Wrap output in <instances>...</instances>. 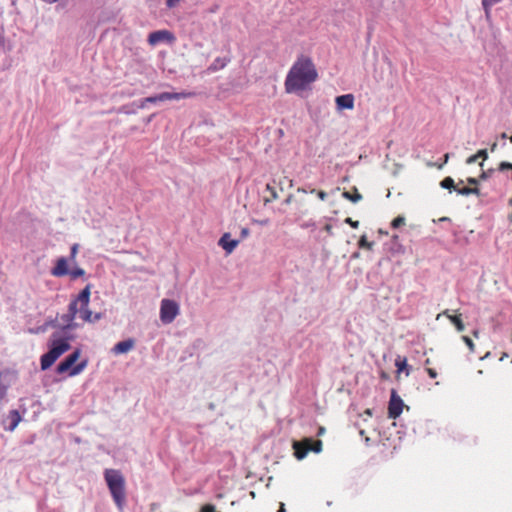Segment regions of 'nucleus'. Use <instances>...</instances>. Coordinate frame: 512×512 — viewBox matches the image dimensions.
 Here are the masks:
<instances>
[{"instance_id": "1", "label": "nucleus", "mask_w": 512, "mask_h": 512, "mask_svg": "<svg viewBox=\"0 0 512 512\" xmlns=\"http://www.w3.org/2000/svg\"><path fill=\"white\" fill-rule=\"evenodd\" d=\"M90 303V284H87L80 294L73 298L67 307V313L61 315V330L52 333L50 337V348L40 359L41 370H46L52 366L55 361L70 349L71 336L67 332L76 329L77 324L74 322L76 315L80 314V318L86 323H94L101 319L100 313L93 314L88 309Z\"/></svg>"}, {"instance_id": "2", "label": "nucleus", "mask_w": 512, "mask_h": 512, "mask_svg": "<svg viewBox=\"0 0 512 512\" xmlns=\"http://www.w3.org/2000/svg\"><path fill=\"white\" fill-rule=\"evenodd\" d=\"M317 68L308 56L301 55L294 61L285 78V92L293 94L309 88L317 81Z\"/></svg>"}, {"instance_id": "3", "label": "nucleus", "mask_w": 512, "mask_h": 512, "mask_svg": "<svg viewBox=\"0 0 512 512\" xmlns=\"http://www.w3.org/2000/svg\"><path fill=\"white\" fill-rule=\"evenodd\" d=\"M104 479H106L107 487L112 494L113 501L116 506L122 509L125 503V480L119 470L106 469L104 471Z\"/></svg>"}, {"instance_id": "4", "label": "nucleus", "mask_w": 512, "mask_h": 512, "mask_svg": "<svg viewBox=\"0 0 512 512\" xmlns=\"http://www.w3.org/2000/svg\"><path fill=\"white\" fill-rule=\"evenodd\" d=\"M81 351L76 349L66 359H64L58 366H56V373L63 374L68 373L70 377L77 376L84 371L87 367V360H84L78 364L76 361L79 359Z\"/></svg>"}, {"instance_id": "5", "label": "nucleus", "mask_w": 512, "mask_h": 512, "mask_svg": "<svg viewBox=\"0 0 512 512\" xmlns=\"http://www.w3.org/2000/svg\"><path fill=\"white\" fill-rule=\"evenodd\" d=\"M323 444L321 440H313L311 438H304L301 441L293 442L294 456L297 460H303L309 452L319 453Z\"/></svg>"}, {"instance_id": "6", "label": "nucleus", "mask_w": 512, "mask_h": 512, "mask_svg": "<svg viewBox=\"0 0 512 512\" xmlns=\"http://www.w3.org/2000/svg\"><path fill=\"white\" fill-rule=\"evenodd\" d=\"M179 315V305L173 301L164 299L161 301V309H159V318L165 325L173 323L175 317Z\"/></svg>"}, {"instance_id": "7", "label": "nucleus", "mask_w": 512, "mask_h": 512, "mask_svg": "<svg viewBox=\"0 0 512 512\" xmlns=\"http://www.w3.org/2000/svg\"><path fill=\"white\" fill-rule=\"evenodd\" d=\"M148 45L154 47L162 42L172 43L174 42V35L168 30L162 29L153 31L148 34L147 37Z\"/></svg>"}, {"instance_id": "8", "label": "nucleus", "mask_w": 512, "mask_h": 512, "mask_svg": "<svg viewBox=\"0 0 512 512\" xmlns=\"http://www.w3.org/2000/svg\"><path fill=\"white\" fill-rule=\"evenodd\" d=\"M404 403H402L401 397H399L395 390L391 392V399H389L388 405V417L389 419H396L401 415L402 407Z\"/></svg>"}, {"instance_id": "9", "label": "nucleus", "mask_w": 512, "mask_h": 512, "mask_svg": "<svg viewBox=\"0 0 512 512\" xmlns=\"http://www.w3.org/2000/svg\"><path fill=\"white\" fill-rule=\"evenodd\" d=\"M68 273V260L65 257H60L56 260V264L52 270H50V274L54 277H63L67 276Z\"/></svg>"}, {"instance_id": "10", "label": "nucleus", "mask_w": 512, "mask_h": 512, "mask_svg": "<svg viewBox=\"0 0 512 512\" xmlns=\"http://www.w3.org/2000/svg\"><path fill=\"white\" fill-rule=\"evenodd\" d=\"M156 96H158L159 100L170 101V100H181V99L192 98L195 96V93H193V92H181V93L163 92V93H159Z\"/></svg>"}, {"instance_id": "11", "label": "nucleus", "mask_w": 512, "mask_h": 512, "mask_svg": "<svg viewBox=\"0 0 512 512\" xmlns=\"http://www.w3.org/2000/svg\"><path fill=\"white\" fill-rule=\"evenodd\" d=\"M355 98L352 94L340 95L336 97V107L338 111H342L345 109L352 110L353 102Z\"/></svg>"}, {"instance_id": "12", "label": "nucleus", "mask_w": 512, "mask_h": 512, "mask_svg": "<svg viewBox=\"0 0 512 512\" xmlns=\"http://www.w3.org/2000/svg\"><path fill=\"white\" fill-rule=\"evenodd\" d=\"M238 240H231V235L229 233H225L219 239L220 248L224 249L228 254L232 253L235 248H237Z\"/></svg>"}, {"instance_id": "13", "label": "nucleus", "mask_w": 512, "mask_h": 512, "mask_svg": "<svg viewBox=\"0 0 512 512\" xmlns=\"http://www.w3.org/2000/svg\"><path fill=\"white\" fill-rule=\"evenodd\" d=\"M133 347H134L133 339L123 340L121 342L116 343L115 346H113L112 352L115 355L126 354L129 351H131L133 349Z\"/></svg>"}, {"instance_id": "14", "label": "nucleus", "mask_w": 512, "mask_h": 512, "mask_svg": "<svg viewBox=\"0 0 512 512\" xmlns=\"http://www.w3.org/2000/svg\"><path fill=\"white\" fill-rule=\"evenodd\" d=\"M443 315L449 319L450 323L454 324L456 331L460 333L464 331V323L460 315H451L448 310L443 311Z\"/></svg>"}, {"instance_id": "15", "label": "nucleus", "mask_w": 512, "mask_h": 512, "mask_svg": "<svg viewBox=\"0 0 512 512\" xmlns=\"http://www.w3.org/2000/svg\"><path fill=\"white\" fill-rule=\"evenodd\" d=\"M395 367H397L398 374L404 372L406 376L410 375V369L409 366L407 365V360H405V358L398 357L397 359H395Z\"/></svg>"}, {"instance_id": "16", "label": "nucleus", "mask_w": 512, "mask_h": 512, "mask_svg": "<svg viewBox=\"0 0 512 512\" xmlns=\"http://www.w3.org/2000/svg\"><path fill=\"white\" fill-rule=\"evenodd\" d=\"M342 196H343V198H345L348 201L353 202V203H358L359 201H361V199H363V196H361V194L358 192V190L356 188H354L353 192H350V191L343 192Z\"/></svg>"}, {"instance_id": "17", "label": "nucleus", "mask_w": 512, "mask_h": 512, "mask_svg": "<svg viewBox=\"0 0 512 512\" xmlns=\"http://www.w3.org/2000/svg\"><path fill=\"white\" fill-rule=\"evenodd\" d=\"M9 419H11V425H9L8 430L12 432L21 422V416L18 410H11V412H9Z\"/></svg>"}, {"instance_id": "18", "label": "nucleus", "mask_w": 512, "mask_h": 512, "mask_svg": "<svg viewBox=\"0 0 512 512\" xmlns=\"http://www.w3.org/2000/svg\"><path fill=\"white\" fill-rule=\"evenodd\" d=\"M479 158L483 159V161L487 159V150L486 149H480V150L476 151L475 155L467 158L466 163L469 165L473 164Z\"/></svg>"}, {"instance_id": "19", "label": "nucleus", "mask_w": 512, "mask_h": 512, "mask_svg": "<svg viewBox=\"0 0 512 512\" xmlns=\"http://www.w3.org/2000/svg\"><path fill=\"white\" fill-rule=\"evenodd\" d=\"M424 370H426V373L427 375H429V378L436 379V377H438V373L436 372V370L433 367H431V360L429 358L424 360Z\"/></svg>"}, {"instance_id": "20", "label": "nucleus", "mask_w": 512, "mask_h": 512, "mask_svg": "<svg viewBox=\"0 0 512 512\" xmlns=\"http://www.w3.org/2000/svg\"><path fill=\"white\" fill-rule=\"evenodd\" d=\"M454 190H456V193L464 196L471 194L479 195V189H477L476 187H463L461 189L455 188Z\"/></svg>"}, {"instance_id": "21", "label": "nucleus", "mask_w": 512, "mask_h": 512, "mask_svg": "<svg viewBox=\"0 0 512 512\" xmlns=\"http://www.w3.org/2000/svg\"><path fill=\"white\" fill-rule=\"evenodd\" d=\"M440 186H441V188L446 189V190H453L456 188L455 181H453V179L450 177H446L443 180H441Z\"/></svg>"}, {"instance_id": "22", "label": "nucleus", "mask_w": 512, "mask_h": 512, "mask_svg": "<svg viewBox=\"0 0 512 512\" xmlns=\"http://www.w3.org/2000/svg\"><path fill=\"white\" fill-rule=\"evenodd\" d=\"M67 275L72 278V280H77L85 275V271L82 268H75L72 270H69V273Z\"/></svg>"}, {"instance_id": "23", "label": "nucleus", "mask_w": 512, "mask_h": 512, "mask_svg": "<svg viewBox=\"0 0 512 512\" xmlns=\"http://www.w3.org/2000/svg\"><path fill=\"white\" fill-rule=\"evenodd\" d=\"M226 66V62L221 60L220 58L214 60V63L211 64L210 66V70L212 71H215V70H218V69H222Z\"/></svg>"}, {"instance_id": "24", "label": "nucleus", "mask_w": 512, "mask_h": 512, "mask_svg": "<svg viewBox=\"0 0 512 512\" xmlns=\"http://www.w3.org/2000/svg\"><path fill=\"white\" fill-rule=\"evenodd\" d=\"M358 247L366 249V250H371L372 243L367 241L366 236H362V238H360V240H358Z\"/></svg>"}, {"instance_id": "25", "label": "nucleus", "mask_w": 512, "mask_h": 512, "mask_svg": "<svg viewBox=\"0 0 512 512\" xmlns=\"http://www.w3.org/2000/svg\"><path fill=\"white\" fill-rule=\"evenodd\" d=\"M405 222V219L403 216H397L394 220L391 222V227L394 229H398L399 227L403 226Z\"/></svg>"}, {"instance_id": "26", "label": "nucleus", "mask_w": 512, "mask_h": 512, "mask_svg": "<svg viewBox=\"0 0 512 512\" xmlns=\"http://www.w3.org/2000/svg\"><path fill=\"white\" fill-rule=\"evenodd\" d=\"M501 2V0H483V7L484 10H486V13L488 14V11H490V7L494 4H497Z\"/></svg>"}, {"instance_id": "27", "label": "nucleus", "mask_w": 512, "mask_h": 512, "mask_svg": "<svg viewBox=\"0 0 512 512\" xmlns=\"http://www.w3.org/2000/svg\"><path fill=\"white\" fill-rule=\"evenodd\" d=\"M511 170L512 171V163L509 162H501L500 165H498V171H506Z\"/></svg>"}, {"instance_id": "28", "label": "nucleus", "mask_w": 512, "mask_h": 512, "mask_svg": "<svg viewBox=\"0 0 512 512\" xmlns=\"http://www.w3.org/2000/svg\"><path fill=\"white\" fill-rule=\"evenodd\" d=\"M79 248V245H77L76 243L72 245V247H70V261H74L76 259V254H77V249Z\"/></svg>"}, {"instance_id": "29", "label": "nucleus", "mask_w": 512, "mask_h": 512, "mask_svg": "<svg viewBox=\"0 0 512 512\" xmlns=\"http://www.w3.org/2000/svg\"><path fill=\"white\" fill-rule=\"evenodd\" d=\"M463 342H464V344L467 345V347H469L470 352L474 351V344H473V341H471L470 337L463 336Z\"/></svg>"}, {"instance_id": "30", "label": "nucleus", "mask_w": 512, "mask_h": 512, "mask_svg": "<svg viewBox=\"0 0 512 512\" xmlns=\"http://www.w3.org/2000/svg\"><path fill=\"white\" fill-rule=\"evenodd\" d=\"M345 223L349 224L352 229H357L359 225L358 220H353L351 217L346 218Z\"/></svg>"}, {"instance_id": "31", "label": "nucleus", "mask_w": 512, "mask_h": 512, "mask_svg": "<svg viewBox=\"0 0 512 512\" xmlns=\"http://www.w3.org/2000/svg\"><path fill=\"white\" fill-rule=\"evenodd\" d=\"M311 193H316L317 197H319V199L322 200V201L326 200L327 194L323 190L316 191L315 189H312Z\"/></svg>"}, {"instance_id": "32", "label": "nucleus", "mask_w": 512, "mask_h": 512, "mask_svg": "<svg viewBox=\"0 0 512 512\" xmlns=\"http://www.w3.org/2000/svg\"><path fill=\"white\" fill-rule=\"evenodd\" d=\"M266 190H269L271 192V199H266V202L277 199V192H275L274 188H272L271 185H266Z\"/></svg>"}, {"instance_id": "33", "label": "nucleus", "mask_w": 512, "mask_h": 512, "mask_svg": "<svg viewBox=\"0 0 512 512\" xmlns=\"http://www.w3.org/2000/svg\"><path fill=\"white\" fill-rule=\"evenodd\" d=\"M7 394V386L0 381V402L4 399Z\"/></svg>"}, {"instance_id": "34", "label": "nucleus", "mask_w": 512, "mask_h": 512, "mask_svg": "<svg viewBox=\"0 0 512 512\" xmlns=\"http://www.w3.org/2000/svg\"><path fill=\"white\" fill-rule=\"evenodd\" d=\"M201 512H217V511L215 510V507L213 505L205 504L204 506H202Z\"/></svg>"}, {"instance_id": "35", "label": "nucleus", "mask_w": 512, "mask_h": 512, "mask_svg": "<svg viewBox=\"0 0 512 512\" xmlns=\"http://www.w3.org/2000/svg\"><path fill=\"white\" fill-rule=\"evenodd\" d=\"M180 0H167L165 1V4H167V7L172 9L174 8L175 6H177L179 4Z\"/></svg>"}, {"instance_id": "36", "label": "nucleus", "mask_w": 512, "mask_h": 512, "mask_svg": "<svg viewBox=\"0 0 512 512\" xmlns=\"http://www.w3.org/2000/svg\"><path fill=\"white\" fill-rule=\"evenodd\" d=\"M159 101H162V100H159V98H157V96H152V97H147L144 99V102L145 103H155V102H159Z\"/></svg>"}, {"instance_id": "37", "label": "nucleus", "mask_w": 512, "mask_h": 512, "mask_svg": "<svg viewBox=\"0 0 512 512\" xmlns=\"http://www.w3.org/2000/svg\"><path fill=\"white\" fill-rule=\"evenodd\" d=\"M240 234H242V238H246L249 235L248 228H242V231H240Z\"/></svg>"}, {"instance_id": "38", "label": "nucleus", "mask_w": 512, "mask_h": 512, "mask_svg": "<svg viewBox=\"0 0 512 512\" xmlns=\"http://www.w3.org/2000/svg\"><path fill=\"white\" fill-rule=\"evenodd\" d=\"M467 183H469L472 186L477 185V179L476 178H467Z\"/></svg>"}, {"instance_id": "39", "label": "nucleus", "mask_w": 512, "mask_h": 512, "mask_svg": "<svg viewBox=\"0 0 512 512\" xmlns=\"http://www.w3.org/2000/svg\"><path fill=\"white\" fill-rule=\"evenodd\" d=\"M363 415L372 417V410L370 408L366 409L365 412H363Z\"/></svg>"}, {"instance_id": "40", "label": "nucleus", "mask_w": 512, "mask_h": 512, "mask_svg": "<svg viewBox=\"0 0 512 512\" xmlns=\"http://www.w3.org/2000/svg\"><path fill=\"white\" fill-rule=\"evenodd\" d=\"M489 173H491V170H489L488 172H483V174H481V176H480V179L481 180L487 179Z\"/></svg>"}, {"instance_id": "41", "label": "nucleus", "mask_w": 512, "mask_h": 512, "mask_svg": "<svg viewBox=\"0 0 512 512\" xmlns=\"http://www.w3.org/2000/svg\"><path fill=\"white\" fill-rule=\"evenodd\" d=\"M325 231L330 233L332 231V226L330 224L325 225Z\"/></svg>"}, {"instance_id": "42", "label": "nucleus", "mask_w": 512, "mask_h": 512, "mask_svg": "<svg viewBox=\"0 0 512 512\" xmlns=\"http://www.w3.org/2000/svg\"><path fill=\"white\" fill-rule=\"evenodd\" d=\"M277 512H286V510L284 509L283 503L280 502L279 510H277Z\"/></svg>"}, {"instance_id": "43", "label": "nucleus", "mask_w": 512, "mask_h": 512, "mask_svg": "<svg viewBox=\"0 0 512 512\" xmlns=\"http://www.w3.org/2000/svg\"><path fill=\"white\" fill-rule=\"evenodd\" d=\"M291 199H292V196H291V195H290V196H288V198H286V200H285V203H286V204L291 203Z\"/></svg>"}, {"instance_id": "44", "label": "nucleus", "mask_w": 512, "mask_h": 512, "mask_svg": "<svg viewBox=\"0 0 512 512\" xmlns=\"http://www.w3.org/2000/svg\"><path fill=\"white\" fill-rule=\"evenodd\" d=\"M57 0H43V2H47L49 4L55 3Z\"/></svg>"}, {"instance_id": "45", "label": "nucleus", "mask_w": 512, "mask_h": 512, "mask_svg": "<svg viewBox=\"0 0 512 512\" xmlns=\"http://www.w3.org/2000/svg\"><path fill=\"white\" fill-rule=\"evenodd\" d=\"M257 223H259L261 225H265V224H267V220H260Z\"/></svg>"}, {"instance_id": "46", "label": "nucleus", "mask_w": 512, "mask_h": 512, "mask_svg": "<svg viewBox=\"0 0 512 512\" xmlns=\"http://www.w3.org/2000/svg\"><path fill=\"white\" fill-rule=\"evenodd\" d=\"M448 161V153L444 154V163H447Z\"/></svg>"}, {"instance_id": "47", "label": "nucleus", "mask_w": 512, "mask_h": 512, "mask_svg": "<svg viewBox=\"0 0 512 512\" xmlns=\"http://www.w3.org/2000/svg\"><path fill=\"white\" fill-rule=\"evenodd\" d=\"M323 432H324V428H323V427H320V429H319V435L323 434Z\"/></svg>"}, {"instance_id": "48", "label": "nucleus", "mask_w": 512, "mask_h": 512, "mask_svg": "<svg viewBox=\"0 0 512 512\" xmlns=\"http://www.w3.org/2000/svg\"><path fill=\"white\" fill-rule=\"evenodd\" d=\"M297 191H299V192H303V193H306V190H304V189H302V188L297 189Z\"/></svg>"}, {"instance_id": "49", "label": "nucleus", "mask_w": 512, "mask_h": 512, "mask_svg": "<svg viewBox=\"0 0 512 512\" xmlns=\"http://www.w3.org/2000/svg\"><path fill=\"white\" fill-rule=\"evenodd\" d=\"M360 436H364V430H360Z\"/></svg>"}, {"instance_id": "50", "label": "nucleus", "mask_w": 512, "mask_h": 512, "mask_svg": "<svg viewBox=\"0 0 512 512\" xmlns=\"http://www.w3.org/2000/svg\"><path fill=\"white\" fill-rule=\"evenodd\" d=\"M365 441H366V443H368L369 442V437H365Z\"/></svg>"}, {"instance_id": "51", "label": "nucleus", "mask_w": 512, "mask_h": 512, "mask_svg": "<svg viewBox=\"0 0 512 512\" xmlns=\"http://www.w3.org/2000/svg\"><path fill=\"white\" fill-rule=\"evenodd\" d=\"M510 142L512 143V136L510 137Z\"/></svg>"}]
</instances>
